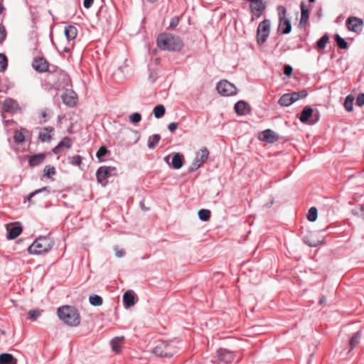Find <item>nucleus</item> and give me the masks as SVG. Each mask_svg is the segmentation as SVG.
I'll return each instance as SVG.
<instances>
[{
	"instance_id": "c9c22d12",
	"label": "nucleus",
	"mask_w": 364,
	"mask_h": 364,
	"mask_svg": "<svg viewBox=\"0 0 364 364\" xmlns=\"http://www.w3.org/2000/svg\"><path fill=\"white\" fill-rule=\"evenodd\" d=\"M293 100L294 102L297 101L299 99H303L307 96V92L304 90L299 91V92H294L292 93H290Z\"/></svg>"
},
{
	"instance_id": "f257e3e1",
	"label": "nucleus",
	"mask_w": 364,
	"mask_h": 364,
	"mask_svg": "<svg viewBox=\"0 0 364 364\" xmlns=\"http://www.w3.org/2000/svg\"><path fill=\"white\" fill-rule=\"evenodd\" d=\"M158 46L165 50L178 51L183 48L181 40L170 33L160 34L157 38Z\"/></svg>"
},
{
	"instance_id": "aec40b11",
	"label": "nucleus",
	"mask_w": 364,
	"mask_h": 364,
	"mask_svg": "<svg viewBox=\"0 0 364 364\" xmlns=\"http://www.w3.org/2000/svg\"><path fill=\"white\" fill-rule=\"evenodd\" d=\"M53 128L50 127H45L41 129L38 138L42 142L49 141L51 139V133L53 132Z\"/></svg>"
},
{
	"instance_id": "f3484780",
	"label": "nucleus",
	"mask_w": 364,
	"mask_h": 364,
	"mask_svg": "<svg viewBox=\"0 0 364 364\" xmlns=\"http://www.w3.org/2000/svg\"><path fill=\"white\" fill-rule=\"evenodd\" d=\"M235 112L239 115H245L250 112V106L245 102L240 100L235 105Z\"/></svg>"
},
{
	"instance_id": "2eb2a0df",
	"label": "nucleus",
	"mask_w": 364,
	"mask_h": 364,
	"mask_svg": "<svg viewBox=\"0 0 364 364\" xmlns=\"http://www.w3.org/2000/svg\"><path fill=\"white\" fill-rule=\"evenodd\" d=\"M33 68L38 72L43 73L48 70V63L43 58H38L33 60L32 63Z\"/></svg>"
},
{
	"instance_id": "09e8293b",
	"label": "nucleus",
	"mask_w": 364,
	"mask_h": 364,
	"mask_svg": "<svg viewBox=\"0 0 364 364\" xmlns=\"http://www.w3.org/2000/svg\"><path fill=\"white\" fill-rule=\"evenodd\" d=\"M115 255L117 257H122L125 255V251L123 249H119L118 247H114Z\"/></svg>"
},
{
	"instance_id": "8fccbe9b",
	"label": "nucleus",
	"mask_w": 364,
	"mask_h": 364,
	"mask_svg": "<svg viewBox=\"0 0 364 364\" xmlns=\"http://www.w3.org/2000/svg\"><path fill=\"white\" fill-rule=\"evenodd\" d=\"M47 191V188L46 187H44V188H42L41 189H38V190H36L32 193H31L28 196V200H30L31 198L34 196L36 194L38 193H41L43 191Z\"/></svg>"
},
{
	"instance_id": "b1692460",
	"label": "nucleus",
	"mask_w": 364,
	"mask_h": 364,
	"mask_svg": "<svg viewBox=\"0 0 364 364\" xmlns=\"http://www.w3.org/2000/svg\"><path fill=\"white\" fill-rule=\"evenodd\" d=\"M65 35L68 41L74 40L77 33V28L73 26H69L65 28Z\"/></svg>"
},
{
	"instance_id": "cd10ccee",
	"label": "nucleus",
	"mask_w": 364,
	"mask_h": 364,
	"mask_svg": "<svg viewBox=\"0 0 364 364\" xmlns=\"http://www.w3.org/2000/svg\"><path fill=\"white\" fill-rule=\"evenodd\" d=\"M353 101L354 97L352 95H349L346 97L344 107L348 112H352L353 110Z\"/></svg>"
},
{
	"instance_id": "e433bc0d",
	"label": "nucleus",
	"mask_w": 364,
	"mask_h": 364,
	"mask_svg": "<svg viewBox=\"0 0 364 364\" xmlns=\"http://www.w3.org/2000/svg\"><path fill=\"white\" fill-rule=\"evenodd\" d=\"M307 218L309 221L314 222L317 218V209L314 207L311 208L309 210Z\"/></svg>"
},
{
	"instance_id": "dca6fc26",
	"label": "nucleus",
	"mask_w": 364,
	"mask_h": 364,
	"mask_svg": "<svg viewBox=\"0 0 364 364\" xmlns=\"http://www.w3.org/2000/svg\"><path fill=\"white\" fill-rule=\"evenodd\" d=\"M123 304L126 309H129L135 304V295L133 291H127L123 295Z\"/></svg>"
},
{
	"instance_id": "9b49d317",
	"label": "nucleus",
	"mask_w": 364,
	"mask_h": 364,
	"mask_svg": "<svg viewBox=\"0 0 364 364\" xmlns=\"http://www.w3.org/2000/svg\"><path fill=\"white\" fill-rule=\"evenodd\" d=\"M259 139L267 143H274L279 139V135L272 129H266L259 134Z\"/></svg>"
},
{
	"instance_id": "6e6d98bb",
	"label": "nucleus",
	"mask_w": 364,
	"mask_h": 364,
	"mask_svg": "<svg viewBox=\"0 0 364 364\" xmlns=\"http://www.w3.org/2000/svg\"><path fill=\"white\" fill-rule=\"evenodd\" d=\"M94 3V0H84L83 5L86 9H90Z\"/></svg>"
},
{
	"instance_id": "a18cd8bd",
	"label": "nucleus",
	"mask_w": 364,
	"mask_h": 364,
	"mask_svg": "<svg viewBox=\"0 0 364 364\" xmlns=\"http://www.w3.org/2000/svg\"><path fill=\"white\" fill-rule=\"evenodd\" d=\"M107 152V149L105 146H101L96 154V156L100 161H102V157L104 156Z\"/></svg>"
},
{
	"instance_id": "0eeeda50",
	"label": "nucleus",
	"mask_w": 364,
	"mask_h": 364,
	"mask_svg": "<svg viewBox=\"0 0 364 364\" xmlns=\"http://www.w3.org/2000/svg\"><path fill=\"white\" fill-rule=\"evenodd\" d=\"M216 88L218 93L223 96H232L237 93V88L235 85L226 80L218 82Z\"/></svg>"
},
{
	"instance_id": "4c0bfd02",
	"label": "nucleus",
	"mask_w": 364,
	"mask_h": 364,
	"mask_svg": "<svg viewBox=\"0 0 364 364\" xmlns=\"http://www.w3.org/2000/svg\"><path fill=\"white\" fill-rule=\"evenodd\" d=\"M68 161L73 166H80L82 164V158L78 155L69 157Z\"/></svg>"
},
{
	"instance_id": "7c9ffc66",
	"label": "nucleus",
	"mask_w": 364,
	"mask_h": 364,
	"mask_svg": "<svg viewBox=\"0 0 364 364\" xmlns=\"http://www.w3.org/2000/svg\"><path fill=\"white\" fill-rule=\"evenodd\" d=\"M122 339H123V337H116V338H113L111 341V346H112V350L117 353H119L121 350V347H120L119 343Z\"/></svg>"
},
{
	"instance_id": "864d4df0",
	"label": "nucleus",
	"mask_w": 364,
	"mask_h": 364,
	"mask_svg": "<svg viewBox=\"0 0 364 364\" xmlns=\"http://www.w3.org/2000/svg\"><path fill=\"white\" fill-rule=\"evenodd\" d=\"M293 69L290 65H286L284 67V73L288 76L291 75L292 73Z\"/></svg>"
},
{
	"instance_id": "f704fd0d",
	"label": "nucleus",
	"mask_w": 364,
	"mask_h": 364,
	"mask_svg": "<svg viewBox=\"0 0 364 364\" xmlns=\"http://www.w3.org/2000/svg\"><path fill=\"white\" fill-rule=\"evenodd\" d=\"M360 337L361 335L360 332H357L353 336L350 341V346L351 348H355L359 343Z\"/></svg>"
},
{
	"instance_id": "c03bdc74",
	"label": "nucleus",
	"mask_w": 364,
	"mask_h": 364,
	"mask_svg": "<svg viewBox=\"0 0 364 364\" xmlns=\"http://www.w3.org/2000/svg\"><path fill=\"white\" fill-rule=\"evenodd\" d=\"M305 242L311 246V247H316L318 246V245L321 244L322 243V241H320V240H311V238L309 237H305Z\"/></svg>"
},
{
	"instance_id": "72a5a7b5",
	"label": "nucleus",
	"mask_w": 364,
	"mask_h": 364,
	"mask_svg": "<svg viewBox=\"0 0 364 364\" xmlns=\"http://www.w3.org/2000/svg\"><path fill=\"white\" fill-rule=\"evenodd\" d=\"M199 218L203 221H208L210 219V212L207 209H201L198 213Z\"/></svg>"
},
{
	"instance_id": "393cba45",
	"label": "nucleus",
	"mask_w": 364,
	"mask_h": 364,
	"mask_svg": "<svg viewBox=\"0 0 364 364\" xmlns=\"http://www.w3.org/2000/svg\"><path fill=\"white\" fill-rule=\"evenodd\" d=\"M301 16L299 24L305 25L307 23L309 17V11L304 2H302L301 4Z\"/></svg>"
},
{
	"instance_id": "a211bd4d",
	"label": "nucleus",
	"mask_w": 364,
	"mask_h": 364,
	"mask_svg": "<svg viewBox=\"0 0 364 364\" xmlns=\"http://www.w3.org/2000/svg\"><path fill=\"white\" fill-rule=\"evenodd\" d=\"M72 141L68 137H65L53 149V151L54 154H58L61 152V151L65 149H70L72 146Z\"/></svg>"
},
{
	"instance_id": "5701e85b",
	"label": "nucleus",
	"mask_w": 364,
	"mask_h": 364,
	"mask_svg": "<svg viewBox=\"0 0 364 364\" xmlns=\"http://www.w3.org/2000/svg\"><path fill=\"white\" fill-rule=\"evenodd\" d=\"M45 159V154H38L33 156H31L29 159L28 162L30 166H36L41 164L43 160Z\"/></svg>"
},
{
	"instance_id": "4be33fe9",
	"label": "nucleus",
	"mask_w": 364,
	"mask_h": 364,
	"mask_svg": "<svg viewBox=\"0 0 364 364\" xmlns=\"http://www.w3.org/2000/svg\"><path fill=\"white\" fill-rule=\"evenodd\" d=\"M17 359L10 353L0 354V364H17Z\"/></svg>"
},
{
	"instance_id": "052dcab7",
	"label": "nucleus",
	"mask_w": 364,
	"mask_h": 364,
	"mask_svg": "<svg viewBox=\"0 0 364 364\" xmlns=\"http://www.w3.org/2000/svg\"><path fill=\"white\" fill-rule=\"evenodd\" d=\"M2 9H3V7H2L1 4H0V14L1 13Z\"/></svg>"
},
{
	"instance_id": "f8f14e48",
	"label": "nucleus",
	"mask_w": 364,
	"mask_h": 364,
	"mask_svg": "<svg viewBox=\"0 0 364 364\" xmlns=\"http://www.w3.org/2000/svg\"><path fill=\"white\" fill-rule=\"evenodd\" d=\"M7 231V239L14 240L16 238L21 232L22 228L18 224H8L6 227Z\"/></svg>"
},
{
	"instance_id": "bb28decb",
	"label": "nucleus",
	"mask_w": 364,
	"mask_h": 364,
	"mask_svg": "<svg viewBox=\"0 0 364 364\" xmlns=\"http://www.w3.org/2000/svg\"><path fill=\"white\" fill-rule=\"evenodd\" d=\"M294 102V101L290 93L283 95L279 100V104L285 107H288Z\"/></svg>"
},
{
	"instance_id": "6e6552de",
	"label": "nucleus",
	"mask_w": 364,
	"mask_h": 364,
	"mask_svg": "<svg viewBox=\"0 0 364 364\" xmlns=\"http://www.w3.org/2000/svg\"><path fill=\"white\" fill-rule=\"evenodd\" d=\"M209 151L208 149H201L196 154V156L189 168L190 171H194L199 168L202 164L208 159Z\"/></svg>"
},
{
	"instance_id": "20e7f679",
	"label": "nucleus",
	"mask_w": 364,
	"mask_h": 364,
	"mask_svg": "<svg viewBox=\"0 0 364 364\" xmlns=\"http://www.w3.org/2000/svg\"><path fill=\"white\" fill-rule=\"evenodd\" d=\"M53 244L46 237H39L28 248L30 254L40 255L51 249Z\"/></svg>"
},
{
	"instance_id": "6ab92c4d",
	"label": "nucleus",
	"mask_w": 364,
	"mask_h": 364,
	"mask_svg": "<svg viewBox=\"0 0 364 364\" xmlns=\"http://www.w3.org/2000/svg\"><path fill=\"white\" fill-rule=\"evenodd\" d=\"M3 108L6 112H12L18 109V105L15 100L8 98L4 101Z\"/></svg>"
},
{
	"instance_id": "7ed1b4c3",
	"label": "nucleus",
	"mask_w": 364,
	"mask_h": 364,
	"mask_svg": "<svg viewBox=\"0 0 364 364\" xmlns=\"http://www.w3.org/2000/svg\"><path fill=\"white\" fill-rule=\"evenodd\" d=\"M178 344L177 341H163L154 348L153 353L161 357H171L178 352Z\"/></svg>"
},
{
	"instance_id": "a878e982",
	"label": "nucleus",
	"mask_w": 364,
	"mask_h": 364,
	"mask_svg": "<svg viewBox=\"0 0 364 364\" xmlns=\"http://www.w3.org/2000/svg\"><path fill=\"white\" fill-rule=\"evenodd\" d=\"M313 114V109L310 107H306L301 113L299 119L302 123H306Z\"/></svg>"
},
{
	"instance_id": "79ce46f5",
	"label": "nucleus",
	"mask_w": 364,
	"mask_h": 364,
	"mask_svg": "<svg viewBox=\"0 0 364 364\" xmlns=\"http://www.w3.org/2000/svg\"><path fill=\"white\" fill-rule=\"evenodd\" d=\"M14 141L16 143H22L24 141V135L22 131H17L14 134Z\"/></svg>"
},
{
	"instance_id": "9d476101",
	"label": "nucleus",
	"mask_w": 364,
	"mask_h": 364,
	"mask_svg": "<svg viewBox=\"0 0 364 364\" xmlns=\"http://www.w3.org/2000/svg\"><path fill=\"white\" fill-rule=\"evenodd\" d=\"M116 170L115 167L112 166H101L96 172V177L98 183H103V182L111 176L112 173Z\"/></svg>"
},
{
	"instance_id": "3c124183",
	"label": "nucleus",
	"mask_w": 364,
	"mask_h": 364,
	"mask_svg": "<svg viewBox=\"0 0 364 364\" xmlns=\"http://www.w3.org/2000/svg\"><path fill=\"white\" fill-rule=\"evenodd\" d=\"M6 38V30L2 25H0V43Z\"/></svg>"
},
{
	"instance_id": "4d7b16f0",
	"label": "nucleus",
	"mask_w": 364,
	"mask_h": 364,
	"mask_svg": "<svg viewBox=\"0 0 364 364\" xmlns=\"http://www.w3.org/2000/svg\"><path fill=\"white\" fill-rule=\"evenodd\" d=\"M326 302V299L324 296L321 297L319 300V303L321 304H325Z\"/></svg>"
},
{
	"instance_id": "49530a36",
	"label": "nucleus",
	"mask_w": 364,
	"mask_h": 364,
	"mask_svg": "<svg viewBox=\"0 0 364 364\" xmlns=\"http://www.w3.org/2000/svg\"><path fill=\"white\" fill-rule=\"evenodd\" d=\"M41 312L42 311L41 310H38V309H35V310H30L28 311V315L30 316V317L31 318H33V320L36 319L38 317H39L41 314Z\"/></svg>"
},
{
	"instance_id": "412c9836",
	"label": "nucleus",
	"mask_w": 364,
	"mask_h": 364,
	"mask_svg": "<svg viewBox=\"0 0 364 364\" xmlns=\"http://www.w3.org/2000/svg\"><path fill=\"white\" fill-rule=\"evenodd\" d=\"M183 165V155L179 153H175L172 157L171 166L175 169L181 168Z\"/></svg>"
},
{
	"instance_id": "a19ab883",
	"label": "nucleus",
	"mask_w": 364,
	"mask_h": 364,
	"mask_svg": "<svg viewBox=\"0 0 364 364\" xmlns=\"http://www.w3.org/2000/svg\"><path fill=\"white\" fill-rule=\"evenodd\" d=\"M129 119L132 123H138L141 120V116L139 113L134 112L129 115Z\"/></svg>"
},
{
	"instance_id": "423d86ee",
	"label": "nucleus",
	"mask_w": 364,
	"mask_h": 364,
	"mask_svg": "<svg viewBox=\"0 0 364 364\" xmlns=\"http://www.w3.org/2000/svg\"><path fill=\"white\" fill-rule=\"evenodd\" d=\"M270 33L269 20H264L259 23L257 31V41L259 44H263Z\"/></svg>"
},
{
	"instance_id": "4468645a",
	"label": "nucleus",
	"mask_w": 364,
	"mask_h": 364,
	"mask_svg": "<svg viewBox=\"0 0 364 364\" xmlns=\"http://www.w3.org/2000/svg\"><path fill=\"white\" fill-rule=\"evenodd\" d=\"M63 102L70 106H75L77 103V95L73 90H66L62 95Z\"/></svg>"
},
{
	"instance_id": "473e14b6",
	"label": "nucleus",
	"mask_w": 364,
	"mask_h": 364,
	"mask_svg": "<svg viewBox=\"0 0 364 364\" xmlns=\"http://www.w3.org/2000/svg\"><path fill=\"white\" fill-rule=\"evenodd\" d=\"M329 37L328 34L323 35L316 43L317 48L320 50L324 49L327 43L328 42Z\"/></svg>"
},
{
	"instance_id": "c85d7f7f",
	"label": "nucleus",
	"mask_w": 364,
	"mask_h": 364,
	"mask_svg": "<svg viewBox=\"0 0 364 364\" xmlns=\"http://www.w3.org/2000/svg\"><path fill=\"white\" fill-rule=\"evenodd\" d=\"M161 136L159 134H153L149 137L148 146L149 149H154L159 143Z\"/></svg>"
},
{
	"instance_id": "bf43d9fd",
	"label": "nucleus",
	"mask_w": 364,
	"mask_h": 364,
	"mask_svg": "<svg viewBox=\"0 0 364 364\" xmlns=\"http://www.w3.org/2000/svg\"><path fill=\"white\" fill-rule=\"evenodd\" d=\"M168 159H169V156H166V157L164 158V161H165L166 163H168V164H169Z\"/></svg>"
},
{
	"instance_id": "de8ad7c7",
	"label": "nucleus",
	"mask_w": 364,
	"mask_h": 364,
	"mask_svg": "<svg viewBox=\"0 0 364 364\" xmlns=\"http://www.w3.org/2000/svg\"><path fill=\"white\" fill-rule=\"evenodd\" d=\"M356 105L359 107L364 105V93H360L357 96Z\"/></svg>"
},
{
	"instance_id": "c756f323",
	"label": "nucleus",
	"mask_w": 364,
	"mask_h": 364,
	"mask_svg": "<svg viewBox=\"0 0 364 364\" xmlns=\"http://www.w3.org/2000/svg\"><path fill=\"white\" fill-rule=\"evenodd\" d=\"M166 112L165 107L162 105H159L154 108L153 113L154 117L157 119L162 117Z\"/></svg>"
},
{
	"instance_id": "680f3d73",
	"label": "nucleus",
	"mask_w": 364,
	"mask_h": 364,
	"mask_svg": "<svg viewBox=\"0 0 364 364\" xmlns=\"http://www.w3.org/2000/svg\"><path fill=\"white\" fill-rule=\"evenodd\" d=\"M315 0H309L310 2H314Z\"/></svg>"
},
{
	"instance_id": "37998d69",
	"label": "nucleus",
	"mask_w": 364,
	"mask_h": 364,
	"mask_svg": "<svg viewBox=\"0 0 364 364\" xmlns=\"http://www.w3.org/2000/svg\"><path fill=\"white\" fill-rule=\"evenodd\" d=\"M55 173V169L53 166H47L44 168V174L47 177H50L52 175H54Z\"/></svg>"
},
{
	"instance_id": "1a4fd4ad",
	"label": "nucleus",
	"mask_w": 364,
	"mask_h": 364,
	"mask_svg": "<svg viewBox=\"0 0 364 364\" xmlns=\"http://www.w3.org/2000/svg\"><path fill=\"white\" fill-rule=\"evenodd\" d=\"M346 24L350 31L356 33H360L364 27V22L363 19L355 16L348 18Z\"/></svg>"
},
{
	"instance_id": "603ef678",
	"label": "nucleus",
	"mask_w": 364,
	"mask_h": 364,
	"mask_svg": "<svg viewBox=\"0 0 364 364\" xmlns=\"http://www.w3.org/2000/svg\"><path fill=\"white\" fill-rule=\"evenodd\" d=\"M179 23V19L177 17H173L170 21V27L175 28Z\"/></svg>"
},
{
	"instance_id": "39448f33",
	"label": "nucleus",
	"mask_w": 364,
	"mask_h": 364,
	"mask_svg": "<svg viewBox=\"0 0 364 364\" xmlns=\"http://www.w3.org/2000/svg\"><path fill=\"white\" fill-rule=\"evenodd\" d=\"M279 13V31L284 34H288L291 31V25L289 18H286L287 10L283 6H279L277 7Z\"/></svg>"
},
{
	"instance_id": "5fc2aeb1",
	"label": "nucleus",
	"mask_w": 364,
	"mask_h": 364,
	"mask_svg": "<svg viewBox=\"0 0 364 364\" xmlns=\"http://www.w3.org/2000/svg\"><path fill=\"white\" fill-rule=\"evenodd\" d=\"M178 128V124L176 122H171L168 124V129L170 132H173Z\"/></svg>"
},
{
	"instance_id": "58836bf2",
	"label": "nucleus",
	"mask_w": 364,
	"mask_h": 364,
	"mask_svg": "<svg viewBox=\"0 0 364 364\" xmlns=\"http://www.w3.org/2000/svg\"><path fill=\"white\" fill-rule=\"evenodd\" d=\"M336 41L339 48L342 49H346L348 48L347 42L338 34L336 36Z\"/></svg>"
},
{
	"instance_id": "f03ea898",
	"label": "nucleus",
	"mask_w": 364,
	"mask_h": 364,
	"mask_svg": "<svg viewBox=\"0 0 364 364\" xmlns=\"http://www.w3.org/2000/svg\"><path fill=\"white\" fill-rule=\"evenodd\" d=\"M58 316L61 321L70 326H77L80 323L78 311L70 306H63L58 309Z\"/></svg>"
},
{
	"instance_id": "ea45409f",
	"label": "nucleus",
	"mask_w": 364,
	"mask_h": 364,
	"mask_svg": "<svg viewBox=\"0 0 364 364\" xmlns=\"http://www.w3.org/2000/svg\"><path fill=\"white\" fill-rule=\"evenodd\" d=\"M7 68V58L3 53H0V72L4 71Z\"/></svg>"
},
{
	"instance_id": "ddd939ff",
	"label": "nucleus",
	"mask_w": 364,
	"mask_h": 364,
	"mask_svg": "<svg viewBox=\"0 0 364 364\" xmlns=\"http://www.w3.org/2000/svg\"><path fill=\"white\" fill-rule=\"evenodd\" d=\"M216 355L220 360L226 363L232 362L234 358L232 352L225 348L218 350Z\"/></svg>"
},
{
	"instance_id": "13d9d810",
	"label": "nucleus",
	"mask_w": 364,
	"mask_h": 364,
	"mask_svg": "<svg viewBox=\"0 0 364 364\" xmlns=\"http://www.w3.org/2000/svg\"><path fill=\"white\" fill-rule=\"evenodd\" d=\"M41 115H42V117H43V118H45V117H46V115H47L46 112V111H43V112H41Z\"/></svg>"
},
{
	"instance_id": "2f4dec72",
	"label": "nucleus",
	"mask_w": 364,
	"mask_h": 364,
	"mask_svg": "<svg viewBox=\"0 0 364 364\" xmlns=\"http://www.w3.org/2000/svg\"><path fill=\"white\" fill-rule=\"evenodd\" d=\"M89 301L91 305L95 306H100L102 304V297L97 294L90 295L89 297Z\"/></svg>"
}]
</instances>
